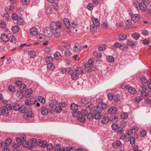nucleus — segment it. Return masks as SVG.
Wrapping results in <instances>:
<instances>
[{"instance_id": "nucleus-14", "label": "nucleus", "mask_w": 151, "mask_h": 151, "mask_svg": "<svg viewBox=\"0 0 151 151\" xmlns=\"http://www.w3.org/2000/svg\"><path fill=\"white\" fill-rule=\"evenodd\" d=\"M92 20L93 23V25L95 26L96 27H99L100 25V23L99 21L96 18L94 17L92 18Z\"/></svg>"}, {"instance_id": "nucleus-38", "label": "nucleus", "mask_w": 151, "mask_h": 151, "mask_svg": "<svg viewBox=\"0 0 151 151\" xmlns=\"http://www.w3.org/2000/svg\"><path fill=\"white\" fill-rule=\"evenodd\" d=\"M93 55L97 58L100 57L102 56V55L101 53L97 51H94L93 53Z\"/></svg>"}, {"instance_id": "nucleus-35", "label": "nucleus", "mask_w": 151, "mask_h": 151, "mask_svg": "<svg viewBox=\"0 0 151 151\" xmlns=\"http://www.w3.org/2000/svg\"><path fill=\"white\" fill-rule=\"evenodd\" d=\"M106 48V46L105 44H101L98 47L99 50L100 51L104 50Z\"/></svg>"}, {"instance_id": "nucleus-16", "label": "nucleus", "mask_w": 151, "mask_h": 151, "mask_svg": "<svg viewBox=\"0 0 151 151\" xmlns=\"http://www.w3.org/2000/svg\"><path fill=\"white\" fill-rule=\"evenodd\" d=\"M75 71L79 75L83 74L84 70L83 68H76Z\"/></svg>"}, {"instance_id": "nucleus-56", "label": "nucleus", "mask_w": 151, "mask_h": 151, "mask_svg": "<svg viewBox=\"0 0 151 151\" xmlns=\"http://www.w3.org/2000/svg\"><path fill=\"white\" fill-rule=\"evenodd\" d=\"M25 104L28 106L32 105L34 104V103L32 101L28 100H26L25 101Z\"/></svg>"}, {"instance_id": "nucleus-64", "label": "nucleus", "mask_w": 151, "mask_h": 151, "mask_svg": "<svg viewBox=\"0 0 151 151\" xmlns=\"http://www.w3.org/2000/svg\"><path fill=\"white\" fill-rule=\"evenodd\" d=\"M123 129L121 127H118L116 129V131L118 134H122L123 132Z\"/></svg>"}, {"instance_id": "nucleus-28", "label": "nucleus", "mask_w": 151, "mask_h": 151, "mask_svg": "<svg viewBox=\"0 0 151 151\" xmlns=\"http://www.w3.org/2000/svg\"><path fill=\"white\" fill-rule=\"evenodd\" d=\"M127 89L129 92L132 94H134L136 93V90L132 87H129Z\"/></svg>"}, {"instance_id": "nucleus-51", "label": "nucleus", "mask_w": 151, "mask_h": 151, "mask_svg": "<svg viewBox=\"0 0 151 151\" xmlns=\"http://www.w3.org/2000/svg\"><path fill=\"white\" fill-rule=\"evenodd\" d=\"M88 113V111L85 109L82 110L80 112V114L81 116H86L87 114Z\"/></svg>"}, {"instance_id": "nucleus-53", "label": "nucleus", "mask_w": 151, "mask_h": 151, "mask_svg": "<svg viewBox=\"0 0 151 151\" xmlns=\"http://www.w3.org/2000/svg\"><path fill=\"white\" fill-rule=\"evenodd\" d=\"M30 143L32 146H35L36 145V140L35 139L32 138L30 140Z\"/></svg>"}, {"instance_id": "nucleus-1", "label": "nucleus", "mask_w": 151, "mask_h": 151, "mask_svg": "<svg viewBox=\"0 0 151 151\" xmlns=\"http://www.w3.org/2000/svg\"><path fill=\"white\" fill-rule=\"evenodd\" d=\"M50 28L52 30L54 31L56 30L58 28L61 29L63 28L62 24L59 21H58L56 23H52L50 24Z\"/></svg>"}, {"instance_id": "nucleus-29", "label": "nucleus", "mask_w": 151, "mask_h": 151, "mask_svg": "<svg viewBox=\"0 0 151 151\" xmlns=\"http://www.w3.org/2000/svg\"><path fill=\"white\" fill-rule=\"evenodd\" d=\"M12 30L14 33H17L19 31V27L18 25H16L12 27Z\"/></svg>"}, {"instance_id": "nucleus-46", "label": "nucleus", "mask_w": 151, "mask_h": 151, "mask_svg": "<svg viewBox=\"0 0 151 151\" xmlns=\"http://www.w3.org/2000/svg\"><path fill=\"white\" fill-rule=\"evenodd\" d=\"M29 54L30 56V57L33 58L36 55V53L35 51H31L29 52Z\"/></svg>"}, {"instance_id": "nucleus-59", "label": "nucleus", "mask_w": 151, "mask_h": 151, "mask_svg": "<svg viewBox=\"0 0 151 151\" xmlns=\"http://www.w3.org/2000/svg\"><path fill=\"white\" fill-rule=\"evenodd\" d=\"M53 146L51 143H49L47 145V148L48 150H50L53 149Z\"/></svg>"}, {"instance_id": "nucleus-47", "label": "nucleus", "mask_w": 151, "mask_h": 151, "mask_svg": "<svg viewBox=\"0 0 151 151\" xmlns=\"http://www.w3.org/2000/svg\"><path fill=\"white\" fill-rule=\"evenodd\" d=\"M70 108L72 110H77L78 109V106L75 104L73 103L71 104Z\"/></svg>"}, {"instance_id": "nucleus-26", "label": "nucleus", "mask_w": 151, "mask_h": 151, "mask_svg": "<svg viewBox=\"0 0 151 151\" xmlns=\"http://www.w3.org/2000/svg\"><path fill=\"white\" fill-rule=\"evenodd\" d=\"M97 27H96L95 26H94L93 24H92L91 26V32L92 34L95 33L97 32Z\"/></svg>"}, {"instance_id": "nucleus-22", "label": "nucleus", "mask_w": 151, "mask_h": 151, "mask_svg": "<svg viewBox=\"0 0 151 151\" xmlns=\"http://www.w3.org/2000/svg\"><path fill=\"white\" fill-rule=\"evenodd\" d=\"M32 89L29 88L27 89L25 92V96L26 98L29 97L32 94Z\"/></svg>"}, {"instance_id": "nucleus-62", "label": "nucleus", "mask_w": 151, "mask_h": 151, "mask_svg": "<svg viewBox=\"0 0 151 151\" xmlns=\"http://www.w3.org/2000/svg\"><path fill=\"white\" fill-rule=\"evenodd\" d=\"M12 19L14 20H17L18 18V15L16 13H14L12 14Z\"/></svg>"}, {"instance_id": "nucleus-18", "label": "nucleus", "mask_w": 151, "mask_h": 151, "mask_svg": "<svg viewBox=\"0 0 151 151\" xmlns=\"http://www.w3.org/2000/svg\"><path fill=\"white\" fill-rule=\"evenodd\" d=\"M1 37L2 40L5 42H7L9 40L8 36L5 34H2L1 35Z\"/></svg>"}, {"instance_id": "nucleus-17", "label": "nucleus", "mask_w": 151, "mask_h": 151, "mask_svg": "<svg viewBox=\"0 0 151 151\" xmlns=\"http://www.w3.org/2000/svg\"><path fill=\"white\" fill-rule=\"evenodd\" d=\"M29 108H28V109L27 111H26V113L24 115L25 117H29L30 118L32 117V110L30 108H29Z\"/></svg>"}, {"instance_id": "nucleus-2", "label": "nucleus", "mask_w": 151, "mask_h": 151, "mask_svg": "<svg viewBox=\"0 0 151 151\" xmlns=\"http://www.w3.org/2000/svg\"><path fill=\"white\" fill-rule=\"evenodd\" d=\"M12 109V107L10 105H5L3 106L2 109V113L5 116L8 115L9 114V111L11 110Z\"/></svg>"}, {"instance_id": "nucleus-13", "label": "nucleus", "mask_w": 151, "mask_h": 151, "mask_svg": "<svg viewBox=\"0 0 151 151\" xmlns=\"http://www.w3.org/2000/svg\"><path fill=\"white\" fill-rule=\"evenodd\" d=\"M41 111L42 115H45L48 114V109L45 106H43L41 109Z\"/></svg>"}, {"instance_id": "nucleus-25", "label": "nucleus", "mask_w": 151, "mask_h": 151, "mask_svg": "<svg viewBox=\"0 0 151 151\" xmlns=\"http://www.w3.org/2000/svg\"><path fill=\"white\" fill-rule=\"evenodd\" d=\"M45 60L46 62L48 64H50L53 62L54 60V58L52 56H49L46 57L45 58Z\"/></svg>"}, {"instance_id": "nucleus-15", "label": "nucleus", "mask_w": 151, "mask_h": 151, "mask_svg": "<svg viewBox=\"0 0 151 151\" xmlns=\"http://www.w3.org/2000/svg\"><path fill=\"white\" fill-rule=\"evenodd\" d=\"M94 111L96 113H100L102 111V108L100 106L97 105L95 106L94 108Z\"/></svg>"}, {"instance_id": "nucleus-7", "label": "nucleus", "mask_w": 151, "mask_h": 151, "mask_svg": "<svg viewBox=\"0 0 151 151\" xmlns=\"http://www.w3.org/2000/svg\"><path fill=\"white\" fill-rule=\"evenodd\" d=\"M139 6L141 11L143 12H145L147 10V6L145 2H140L139 4Z\"/></svg>"}, {"instance_id": "nucleus-55", "label": "nucleus", "mask_w": 151, "mask_h": 151, "mask_svg": "<svg viewBox=\"0 0 151 151\" xmlns=\"http://www.w3.org/2000/svg\"><path fill=\"white\" fill-rule=\"evenodd\" d=\"M3 17L5 19L9 20L10 19V17L9 14L7 12L5 13L3 15Z\"/></svg>"}, {"instance_id": "nucleus-10", "label": "nucleus", "mask_w": 151, "mask_h": 151, "mask_svg": "<svg viewBox=\"0 0 151 151\" xmlns=\"http://www.w3.org/2000/svg\"><path fill=\"white\" fill-rule=\"evenodd\" d=\"M82 50L81 46L78 43H76L75 44L74 47V51L76 52H79Z\"/></svg>"}, {"instance_id": "nucleus-6", "label": "nucleus", "mask_w": 151, "mask_h": 151, "mask_svg": "<svg viewBox=\"0 0 151 151\" xmlns=\"http://www.w3.org/2000/svg\"><path fill=\"white\" fill-rule=\"evenodd\" d=\"M61 146L59 144H55L54 146V150L55 151H68V148L66 147L61 149Z\"/></svg>"}, {"instance_id": "nucleus-61", "label": "nucleus", "mask_w": 151, "mask_h": 151, "mask_svg": "<svg viewBox=\"0 0 151 151\" xmlns=\"http://www.w3.org/2000/svg\"><path fill=\"white\" fill-rule=\"evenodd\" d=\"M22 145L24 147H27L28 146L29 142L26 140L22 141Z\"/></svg>"}, {"instance_id": "nucleus-11", "label": "nucleus", "mask_w": 151, "mask_h": 151, "mask_svg": "<svg viewBox=\"0 0 151 151\" xmlns=\"http://www.w3.org/2000/svg\"><path fill=\"white\" fill-rule=\"evenodd\" d=\"M139 17L137 14H134L132 15V21L134 23L138 22L139 20Z\"/></svg>"}, {"instance_id": "nucleus-52", "label": "nucleus", "mask_w": 151, "mask_h": 151, "mask_svg": "<svg viewBox=\"0 0 151 151\" xmlns=\"http://www.w3.org/2000/svg\"><path fill=\"white\" fill-rule=\"evenodd\" d=\"M27 89V86L25 84H22L19 88V89L21 91H24Z\"/></svg>"}, {"instance_id": "nucleus-58", "label": "nucleus", "mask_w": 151, "mask_h": 151, "mask_svg": "<svg viewBox=\"0 0 151 151\" xmlns=\"http://www.w3.org/2000/svg\"><path fill=\"white\" fill-rule=\"evenodd\" d=\"M87 118L89 120H92L94 118V115L92 113H89L87 115Z\"/></svg>"}, {"instance_id": "nucleus-24", "label": "nucleus", "mask_w": 151, "mask_h": 151, "mask_svg": "<svg viewBox=\"0 0 151 151\" xmlns=\"http://www.w3.org/2000/svg\"><path fill=\"white\" fill-rule=\"evenodd\" d=\"M36 36L37 40L40 41H43L45 38V36L42 34H37Z\"/></svg>"}, {"instance_id": "nucleus-44", "label": "nucleus", "mask_w": 151, "mask_h": 151, "mask_svg": "<svg viewBox=\"0 0 151 151\" xmlns=\"http://www.w3.org/2000/svg\"><path fill=\"white\" fill-rule=\"evenodd\" d=\"M107 59L110 62H113L115 60L114 57L111 56H108L107 57Z\"/></svg>"}, {"instance_id": "nucleus-30", "label": "nucleus", "mask_w": 151, "mask_h": 151, "mask_svg": "<svg viewBox=\"0 0 151 151\" xmlns=\"http://www.w3.org/2000/svg\"><path fill=\"white\" fill-rule=\"evenodd\" d=\"M122 143L120 141H117L116 142H113L112 144V146L116 148L117 146H120L122 145Z\"/></svg>"}, {"instance_id": "nucleus-60", "label": "nucleus", "mask_w": 151, "mask_h": 151, "mask_svg": "<svg viewBox=\"0 0 151 151\" xmlns=\"http://www.w3.org/2000/svg\"><path fill=\"white\" fill-rule=\"evenodd\" d=\"M17 23L19 25H23L24 23V22L23 19L21 18H19L17 20Z\"/></svg>"}, {"instance_id": "nucleus-41", "label": "nucleus", "mask_w": 151, "mask_h": 151, "mask_svg": "<svg viewBox=\"0 0 151 151\" xmlns=\"http://www.w3.org/2000/svg\"><path fill=\"white\" fill-rule=\"evenodd\" d=\"M127 37V36L124 34H121L119 36V38L121 40H124L126 39Z\"/></svg>"}, {"instance_id": "nucleus-4", "label": "nucleus", "mask_w": 151, "mask_h": 151, "mask_svg": "<svg viewBox=\"0 0 151 151\" xmlns=\"http://www.w3.org/2000/svg\"><path fill=\"white\" fill-rule=\"evenodd\" d=\"M94 62L92 59H90L88 62V63L84 65V68L86 70L88 71L91 69L92 68L93 66Z\"/></svg>"}, {"instance_id": "nucleus-57", "label": "nucleus", "mask_w": 151, "mask_h": 151, "mask_svg": "<svg viewBox=\"0 0 151 151\" xmlns=\"http://www.w3.org/2000/svg\"><path fill=\"white\" fill-rule=\"evenodd\" d=\"M58 48L59 50L61 51H63L64 50L65 48V45L63 44L59 46Z\"/></svg>"}, {"instance_id": "nucleus-40", "label": "nucleus", "mask_w": 151, "mask_h": 151, "mask_svg": "<svg viewBox=\"0 0 151 151\" xmlns=\"http://www.w3.org/2000/svg\"><path fill=\"white\" fill-rule=\"evenodd\" d=\"M132 36L133 38L135 40L138 39L140 37V35L136 33H133L132 34Z\"/></svg>"}, {"instance_id": "nucleus-21", "label": "nucleus", "mask_w": 151, "mask_h": 151, "mask_svg": "<svg viewBox=\"0 0 151 151\" xmlns=\"http://www.w3.org/2000/svg\"><path fill=\"white\" fill-rule=\"evenodd\" d=\"M127 43L129 46L133 47H136L137 44V43H136L134 41L131 40H128L127 41Z\"/></svg>"}, {"instance_id": "nucleus-39", "label": "nucleus", "mask_w": 151, "mask_h": 151, "mask_svg": "<svg viewBox=\"0 0 151 151\" xmlns=\"http://www.w3.org/2000/svg\"><path fill=\"white\" fill-rule=\"evenodd\" d=\"M140 81L142 83H146L148 81L144 76H141L140 77Z\"/></svg>"}, {"instance_id": "nucleus-9", "label": "nucleus", "mask_w": 151, "mask_h": 151, "mask_svg": "<svg viewBox=\"0 0 151 151\" xmlns=\"http://www.w3.org/2000/svg\"><path fill=\"white\" fill-rule=\"evenodd\" d=\"M117 111V108L115 106H111L109 109V113L111 114H115Z\"/></svg>"}, {"instance_id": "nucleus-3", "label": "nucleus", "mask_w": 151, "mask_h": 151, "mask_svg": "<svg viewBox=\"0 0 151 151\" xmlns=\"http://www.w3.org/2000/svg\"><path fill=\"white\" fill-rule=\"evenodd\" d=\"M44 32L45 35L47 37H50L53 35V31L50 27H46L45 28Z\"/></svg>"}, {"instance_id": "nucleus-34", "label": "nucleus", "mask_w": 151, "mask_h": 151, "mask_svg": "<svg viewBox=\"0 0 151 151\" xmlns=\"http://www.w3.org/2000/svg\"><path fill=\"white\" fill-rule=\"evenodd\" d=\"M12 141V140L10 138H8L6 139L5 142L4 143V145L7 147L11 144Z\"/></svg>"}, {"instance_id": "nucleus-63", "label": "nucleus", "mask_w": 151, "mask_h": 151, "mask_svg": "<svg viewBox=\"0 0 151 151\" xmlns=\"http://www.w3.org/2000/svg\"><path fill=\"white\" fill-rule=\"evenodd\" d=\"M14 109L15 111H17L19 110L20 106L18 104H16L14 105Z\"/></svg>"}, {"instance_id": "nucleus-27", "label": "nucleus", "mask_w": 151, "mask_h": 151, "mask_svg": "<svg viewBox=\"0 0 151 151\" xmlns=\"http://www.w3.org/2000/svg\"><path fill=\"white\" fill-rule=\"evenodd\" d=\"M109 119L108 116H105L104 117L101 121L102 122L105 124H107L109 122Z\"/></svg>"}, {"instance_id": "nucleus-50", "label": "nucleus", "mask_w": 151, "mask_h": 151, "mask_svg": "<svg viewBox=\"0 0 151 151\" xmlns=\"http://www.w3.org/2000/svg\"><path fill=\"white\" fill-rule=\"evenodd\" d=\"M27 110V107L22 106V108L20 107L19 110L21 113H24L25 114Z\"/></svg>"}, {"instance_id": "nucleus-23", "label": "nucleus", "mask_w": 151, "mask_h": 151, "mask_svg": "<svg viewBox=\"0 0 151 151\" xmlns=\"http://www.w3.org/2000/svg\"><path fill=\"white\" fill-rule=\"evenodd\" d=\"M78 24L77 22L75 21L73 22L72 23V24L71 25V29L70 28L71 30H72V29L73 28H75V30L76 32L77 31V29L76 28L78 26Z\"/></svg>"}, {"instance_id": "nucleus-8", "label": "nucleus", "mask_w": 151, "mask_h": 151, "mask_svg": "<svg viewBox=\"0 0 151 151\" xmlns=\"http://www.w3.org/2000/svg\"><path fill=\"white\" fill-rule=\"evenodd\" d=\"M37 143L40 147H45L47 145V142L45 141L39 139L37 140Z\"/></svg>"}, {"instance_id": "nucleus-19", "label": "nucleus", "mask_w": 151, "mask_h": 151, "mask_svg": "<svg viewBox=\"0 0 151 151\" xmlns=\"http://www.w3.org/2000/svg\"><path fill=\"white\" fill-rule=\"evenodd\" d=\"M58 104V102L55 99L51 100L50 102V107L52 109L55 107Z\"/></svg>"}, {"instance_id": "nucleus-31", "label": "nucleus", "mask_w": 151, "mask_h": 151, "mask_svg": "<svg viewBox=\"0 0 151 151\" xmlns=\"http://www.w3.org/2000/svg\"><path fill=\"white\" fill-rule=\"evenodd\" d=\"M62 110V107L60 106L56 107L54 109V111L57 113H60Z\"/></svg>"}, {"instance_id": "nucleus-32", "label": "nucleus", "mask_w": 151, "mask_h": 151, "mask_svg": "<svg viewBox=\"0 0 151 151\" xmlns=\"http://www.w3.org/2000/svg\"><path fill=\"white\" fill-rule=\"evenodd\" d=\"M54 57L57 60H60L61 58L60 54L58 52H56L54 54Z\"/></svg>"}, {"instance_id": "nucleus-43", "label": "nucleus", "mask_w": 151, "mask_h": 151, "mask_svg": "<svg viewBox=\"0 0 151 151\" xmlns=\"http://www.w3.org/2000/svg\"><path fill=\"white\" fill-rule=\"evenodd\" d=\"M120 99V97L119 95L118 94L114 95V100L115 102H118Z\"/></svg>"}, {"instance_id": "nucleus-54", "label": "nucleus", "mask_w": 151, "mask_h": 151, "mask_svg": "<svg viewBox=\"0 0 151 151\" xmlns=\"http://www.w3.org/2000/svg\"><path fill=\"white\" fill-rule=\"evenodd\" d=\"M121 116L122 119H125L128 118V114L127 113H124L121 114Z\"/></svg>"}, {"instance_id": "nucleus-42", "label": "nucleus", "mask_w": 151, "mask_h": 151, "mask_svg": "<svg viewBox=\"0 0 151 151\" xmlns=\"http://www.w3.org/2000/svg\"><path fill=\"white\" fill-rule=\"evenodd\" d=\"M114 46L116 48H121L122 49L121 47H122L123 45L119 42H116L114 43Z\"/></svg>"}, {"instance_id": "nucleus-36", "label": "nucleus", "mask_w": 151, "mask_h": 151, "mask_svg": "<svg viewBox=\"0 0 151 151\" xmlns=\"http://www.w3.org/2000/svg\"><path fill=\"white\" fill-rule=\"evenodd\" d=\"M86 107L87 109L91 110L94 107V105L92 104H86Z\"/></svg>"}, {"instance_id": "nucleus-37", "label": "nucleus", "mask_w": 151, "mask_h": 151, "mask_svg": "<svg viewBox=\"0 0 151 151\" xmlns=\"http://www.w3.org/2000/svg\"><path fill=\"white\" fill-rule=\"evenodd\" d=\"M79 77V75L76 73H72L71 74V77L73 80H76Z\"/></svg>"}, {"instance_id": "nucleus-48", "label": "nucleus", "mask_w": 151, "mask_h": 151, "mask_svg": "<svg viewBox=\"0 0 151 151\" xmlns=\"http://www.w3.org/2000/svg\"><path fill=\"white\" fill-rule=\"evenodd\" d=\"M78 120L82 123H84L85 122L86 119L84 116H80L78 118Z\"/></svg>"}, {"instance_id": "nucleus-49", "label": "nucleus", "mask_w": 151, "mask_h": 151, "mask_svg": "<svg viewBox=\"0 0 151 151\" xmlns=\"http://www.w3.org/2000/svg\"><path fill=\"white\" fill-rule=\"evenodd\" d=\"M101 115L100 113H95L94 115V118L96 119H99L101 118Z\"/></svg>"}, {"instance_id": "nucleus-33", "label": "nucleus", "mask_w": 151, "mask_h": 151, "mask_svg": "<svg viewBox=\"0 0 151 151\" xmlns=\"http://www.w3.org/2000/svg\"><path fill=\"white\" fill-rule=\"evenodd\" d=\"M47 67L50 70H54L55 68V65L52 63L50 64H48L47 65Z\"/></svg>"}, {"instance_id": "nucleus-45", "label": "nucleus", "mask_w": 151, "mask_h": 151, "mask_svg": "<svg viewBox=\"0 0 151 151\" xmlns=\"http://www.w3.org/2000/svg\"><path fill=\"white\" fill-rule=\"evenodd\" d=\"M16 96L19 99H21L23 97L24 95L23 93L21 92L18 91L17 93Z\"/></svg>"}, {"instance_id": "nucleus-12", "label": "nucleus", "mask_w": 151, "mask_h": 151, "mask_svg": "<svg viewBox=\"0 0 151 151\" xmlns=\"http://www.w3.org/2000/svg\"><path fill=\"white\" fill-rule=\"evenodd\" d=\"M38 32V29L35 27L32 28L30 30V33L32 35H37Z\"/></svg>"}, {"instance_id": "nucleus-5", "label": "nucleus", "mask_w": 151, "mask_h": 151, "mask_svg": "<svg viewBox=\"0 0 151 151\" xmlns=\"http://www.w3.org/2000/svg\"><path fill=\"white\" fill-rule=\"evenodd\" d=\"M63 20L64 25L65 26V28L67 29V32H70L71 31V29L70 27V24L69 19L67 18H65L63 19Z\"/></svg>"}, {"instance_id": "nucleus-20", "label": "nucleus", "mask_w": 151, "mask_h": 151, "mask_svg": "<svg viewBox=\"0 0 151 151\" xmlns=\"http://www.w3.org/2000/svg\"><path fill=\"white\" fill-rule=\"evenodd\" d=\"M130 130L132 133H137L138 130V128L137 126L135 125L132 126L130 129Z\"/></svg>"}]
</instances>
